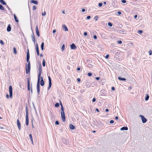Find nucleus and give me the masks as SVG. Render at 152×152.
Wrapping results in <instances>:
<instances>
[{"mask_svg": "<svg viewBox=\"0 0 152 152\" xmlns=\"http://www.w3.org/2000/svg\"><path fill=\"white\" fill-rule=\"evenodd\" d=\"M61 117L63 121L64 122L66 121V118H65V115L64 113V109L63 108V106L61 104Z\"/></svg>", "mask_w": 152, "mask_h": 152, "instance_id": "f257e3e1", "label": "nucleus"}, {"mask_svg": "<svg viewBox=\"0 0 152 152\" xmlns=\"http://www.w3.org/2000/svg\"><path fill=\"white\" fill-rule=\"evenodd\" d=\"M28 110L27 108L26 107V126H28Z\"/></svg>", "mask_w": 152, "mask_h": 152, "instance_id": "f03ea898", "label": "nucleus"}, {"mask_svg": "<svg viewBox=\"0 0 152 152\" xmlns=\"http://www.w3.org/2000/svg\"><path fill=\"white\" fill-rule=\"evenodd\" d=\"M30 62H29V63H28V65H26V74H28L30 70Z\"/></svg>", "mask_w": 152, "mask_h": 152, "instance_id": "7ed1b4c3", "label": "nucleus"}, {"mask_svg": "<svg viewBox=\"0 0 152 152\" xmlns=\"http://www.w3.org/2000/svg\"><path fill=\"white\" fill-rule=\"evenodd\" d=\"M139 117L141 118L143 123H145L147 122V120L144 116L140 115H139Z\"/></svg>", "mask_w": 152, "mask_h": 152, "instance_id": "20e7f679", "label": "nucleus"}, {"mask_svg": "<svg viewBox=\"0 0 152 152\" xmlns=\"http://www.w3.org/2000/svg\"><path fill=\"white\" fill-rule=\"evenodd\" d=\"M9 90L10 97L11 98L12 96V88L11 86H9Z\"/></svg>", "mask_w": 152, "mask_h": 152, "instance_id": "39448f33", "label": "nucleus"}, {"mask_svg": "<svg viewBox=\"0 0 152 152\" xmlns=\"http://www.w3.org/2000/svg\"><path fill=\"white\" fill-rule=\"evenodd\" d=\"M48 79H49V85H48V90H49L51 86L52 83H51V79L50 77L48 76Z\"/></svg>", "mask_w": 152, "mask_h": 152, "instance_id": "423d86ee", "label": "nucleus"}, {"mask_svg": "<svg viewBox=\"0 0 152 152\" xmlns=\"http://www.w3.org/2000/svg\"><path fill=\"white\" fill-rule=\"evenodd\" d=\"M30 58V56L29 54V50L28 49L27 52V57H26V60H27V61L28 63H29V62H30L29 61V59Z\"/></svg>", "mask_w": 152, "mask_h": 152, "instance_id": "0eeeda50", "label": "nucleus"}, {"mask_svg": "<svg viewBox=\"0 0 152 152\" xmlns=\"http://www.w3.org/2000/svg\"><path fill=\"white\" fill-rule=\"evenodd\" d=\"M17 125L18 127V128L19 130H20L21 129V124L19 121L18 119H17Z\"/></svg>", "mask_w": 152, "mask_h": 152, "instance_id": "6e6552de", "label": "nucleus"}, {"mask_svg": "<svg viewBox=\"0 0 152 152\" xmlns=\"http://www.w3.org/2000/svg\"><path fill=\"white\" fill-rule=\"evenodd\" d=\"M36 31L37 35L38 37H39V32L38 30V27L37 25L36 26Z\"/></svg>", "mask_w": 152, "mask_h": 152, "instance_id": "1a4fd4ad", "label": "nucleus"}, {"mask_svg": "<svg viewBox=\"0 0 152 152\" xmlns=\"http://www.w3.org/2000/svg\"><path fill=\"white\" fill-rule=\"evenodd\" d=\"M37 93H39V81H37Z\"/></svg>", "mask_w": 152, "mask_h": 152, "instance_id": "9d476101", "label": "nucleus"}, {"mask_svg": "<svg viewBox=\"0 0 152 152\" xmlns=\"http://www.w3.org/2000/svg\"><path fill=\"white\" fill-rule=\"evenodd\" d=\"M71 48L72 49H76L77 47L75 46V44L74 43H72L70 46Z\"/></svg>", "mask_w": 152, "mask_h": 152, "instance_id": "9b49d317", "label": "nucleus"}, {"mask_svg": "<svg viewBox=\"0 0 152 152\" xmlns=\"http://www.w3.org/2000/svg\"><path fill=\"white\" fill-rule=\"evenodd\" d=\"M62 26L63 27V30L65 31H68V30L67 26L65 25H63Z\"/></svg>", "mask_w": 152, "mask_h": 152, "instance_id": "f8f14e48", "label": "nucleus"}, {"mask_svg": "<svg viewBox=\"0 0 152 152\" xmlns=\"http://www.w3.org/2000/svg\"><path fill=\"white\" fill-rule=\"evenodd\" d=\"M41 80L40 81V85L42 86H43L44 85V82L43 80V78L42 77H41Z\"/></svg>", "mask_w": 152, "mask_h": 152, "instance_id": "ddd939ff", "label": "nucleus"}, {"mask_svg": "<svg viewBox=\"0 0 152 152\" xmlns=\"http://www.w3.org/2000/svg\"><path fill=\"white\" fill-rule=\"evenodd\" d=\"M7 30L8 32L11 31V27L10 25V24L8 25V27H7Z\"/></svg>", "mask_w": 152, "mask_h": 152, "instance_id": "4468645a", "label": "nucleus"}, {"mask_svg": "<svg viewBox=\"0 0 152 152\" xmlns=\"http://www.w3.org/2000/svg\"><path fill=\"white\" fill-rule=\"evenodd\" d=\"M128 129V128L127 127H122L120 129V130L122 131L123 130H127Z\"/></svg>", "mask_w": 152, "mask_h": 152, "instance_id": "2eb2a0df", "label": "nucleus"}, {"mask_svg": "<svg viewBox=\"0 0 152 152\" xmlns=\"http://www.w3.org/2000/svg\"><path fill=\"white\" fill-rule=\"evenodd\" d=\"M118 79L120 81H125L126 80V79L124 78H121L120 77H118Z\"/></svg>", "mask_w": 152, "mask_h": 152, "instance_id": "dca6fc26", "label": "nucleus"}, {"mask_svg": "<svg viewBox=\"0 0 152 152\" xmlns=\"http://www.w3.org/2000/svg\"><path fill=\"white\" fill-rule=\"evenodd\" d=\"M69 127L72 130L74 129L75 128V126L72 124H70Z\"/></svg>", "mask_w": 152, "mask_h": 152, "instance_id": "f3484780", "label": "nucleus"}, {"mask_svg": "<svg viewBox=\"0 0 152 152\" xmlns=\"http://www.w3.org/2000/svg\"><path fill=\"white\" fill-rule=\"evenodd\" d=\"M42 72H39V75H38V81H40V79L41 78L40 76Z\"/></svg>", "mask_w": 152, "mask_h": 152, "instance_id": "a211bd4d", "label": "nucleus"}, {"mask_svg": "<svg viewBox=\"0 0 152 152\" xmlns=\"http://www.w3.org/2000/svg\"><path fill=\"white\" fill-rule=\"evenodd\" d=\"M31 3H33L36 4H38V2L37 1L34 0H32L31 1Z\"/></svg>", "mask_w": 152, "mask_h": 152, "instance_id": "6ab92c4d", "label": "nucleus"}, {"mask_svg": "<svg viewBox=\"0 0 152 152\" xmlns=\"http://www.w3.org/2000/svg\"><path fill=\"white\" fill-rule=\"evenodd\" d=\"M39 72H42V66H41V64H40L39 66Z\"/></svg>", "mask_w": 152, "mask_h": 152, "instance_id": "aec40b11", "label": "nucleus"}, {"mask_svg": "<svg viewBox=\"0 0 152 152\" xmlns=\"http://www.w3.org/2000/svg\"><path fill=\"white\" fill-rule=\"evenodd\" d=\"M30 83L29 80H28V90L30 91Z\"/></svg>", "mask_w": 152, "mask_h": 152, "instance_id": "412c9836", "label": "nucleus"}, {"mask_svg": "<svg viewBox=\"0 0 152 152\" xmlns=\"http://www.w3.org/2000/svg\"><path fill=\"white\" fill-rule=\"evenodd\" d=\"M44 45V43L43 42L42 43L41 45L42 50H43L44 49V48H43Z\"/></svg>", "mask_w": 152, "mask_h": 152, "instance_id": "4be33fe9", "label": "nucleus"}, {"mask_svg": "<svg viewBox=\"0 0 152 152\" xmlns=\"http://www.w3.org/2000/svg\"><path fill=\"white\" fill-rule=\"evenodd\" d=\"M0 2L3 5L6 4V3L3 0H0Z\"/></svg>", "mask_w": 152, "mask_h": 152, "instance_id": "5701e85b", "label": "nucleus"}, {"mask_svg": "<svg viewBox=\"0 0 152 152\" xmlns=\"http://www.w3.org/2000/svg\"><path fill=\"white\" fill-rule=\"evenodd\" d=\"M13 52L15 54H16L17 53V52L16 50V48L15 47L13 48Z\"/></svg>", "mask_w": 152, "mask_h": 152, "instance_id": "b1692460", "label": "nucleus"}, {"mask_svg": "<svg viewBox=\"0 0 152 152\" xmlns=\"http://www.w3.org/2000/svg\"><path fill=\"white\" fill-rule=\"evenodd\" d=\"M14 18L15 19V20L17 22H18V20L17 19V17L16 16L15 14L14 15Z\"/></svg>", "mask_w": 152, "mask_h": 152, "instance_id": "393cba45", "label": "nucleus"}, {"mask_svg": "<svg viewBox=\"0 0 152 152\" xmlns=\"http://www.w3.org/2000/svg\"><path fill=\"white\" fill-rule=\"evenodd\" d=\"M149 98V96L148 94H147L146 96L145 99V101L148 100V99Z\"/></svg>", "mask_w": 152, "mask_h": 152, "instance_id": "a878e982", "label": "nucleus"}, {"mask_svg": "<svg viewBox=\"0 0 152 152\" xmlns=\"http://www.w3.org/2000/svg\"><path fill=\"white\" fill-rule=\"evenodd\" d=\"M42 65L44 67L45 66V59H43V61L42 62Z\"/></svg>", "mask_w": 152, "mask_h": 152, "instance_id": "bb28decb", "label": "nucleus"}, {"mask_svg": "<svg viewBox=\"0 0 152 152\" xmlns=\"http://www.w3.org/2000/svg\"><path fill=\"white\" fill-rule=\"evenodd\" d=\"M0 9L1 10H4V7H3V6L2 5H1V4H0Z\"/></svg>", "mask_w": 152, "mask_h": 152, "instance_id": "cd10ccee", "label": "nucleus"}, {"mask_svg": "<svg viewBox=\"0 0 152 152\" xmlns=\"http://www.w3.org/2000/svg\"><path fill=\"white\" fill-rule=\"evenodd\" d=\"M99 18V17L97 16H95L94 18L95 19L96 21H97Z\"/></svg>", "mask_w": 152, "mask_h": 152, "instance_id": "c85d7f7f", "label": "nucleus"}, {"mask_svg": "<svg viewBox=\"0 0 152 152\" xmlns=\"http://www.w3.org/2000/svg\"><path fill=\"white\" fill-rule=\"evenodd\" d=\"M59 104L58 103H57L55 104V106L56 107H58L59 106Z\"/></svg>", "mask_w": 152, "mask_h": 152, "instance_id": "c756f323", "label": "nucleus"}, {"mask_svg": "<svg viewBox=\"0 0 152 152\" xmlns=\"http://www.w3.org/2000/svg\"><path fill=\"white\" fill-rule=\"evenodd\" d=\"M0 43L2 45H4V43L2 40H0Z\"/></svg>", "mask_w": 152, "mask_h": 152, "instance_id": "7c9ffc66", "label": "nucleus"}, {"mask_svg": "<svg viewBox=\"0 0 152 152\" xmlns=\"http://www.w3.org/2000/svg\"><path fill=\"white\" fill-rule=\"evenodd\" d=\"M46 14V12L45 11H44L42 13V16H45Z\"/></svg>", "mask_w": 152, "mask_h": 152, "instance_id": "2f4dec72", "label": "nucleus"}, {"mask_svg": "<svg viewBox=\"0 0 152 152\" xmlns=\"http://www.w3.org/2000/svg\"><path fill=\"white\" fill-rule=\"evenodd\" d=\"M64 48H65L64 45V44H63L62 46V47H61V49L62 50H64Z\"/></svg>", "mask_w": 152, "mask_h": 152, "instance_id": "473e14b6", "label": "nucleus"}, {"mask_svg": "<svg viewBox=\"0 0 152 152\" xmlns=\"http://www.w3.org/2000/svg\"><path fill=\"white\" fill-rule=\"evenodd\" d=\"M29 137L30 138L31 140H33L32 137V135H31V134H30L29 135Z\"/></svg>", "mask_w": 152, "mask_h": 152, "instance_id": "72a5a7b5", "label": "nucleus"}, {"mask_svg": "<svg viewBox=\"0 0 152 152\" xmlns=\"http://www.w3.org/2000/svg\"><path fill=\"white\" fill-rule=\"evenodd\" d=\"M152 54V51L151 50H149V54L150 55H151Z\"/></svg>", "mask_w": 152, "mask_h": 152, "instance_id": "f704fd0d", "label": "nucleus"}, {"mask_svg": "<svg viewBox=\"0 0 152 152\" xmlns=\"http://www.w3.org/2000/svg\"><path fill=\"white\" fill-rule=\"evenodd\" d=\"M108 26L111 27L112 26V24L110 23H108Z\"/></svg>", "mask_w": 152, "mask_h": 152, "instance_id": "c9c22d12", "label": "nucleus"}, {"mask_svg": "<svg viewBox=\"0 0 152 152\" xmlns=\"http://www.w3.org/2000/svg\"><path fill=\"white\" fill-rule=\"evenodd\" d=\"M36 9V7L34 5L33 6V10H35V9Z\"/></svg>", "mask_w": 152, "mask_h": 152, "instance_id": "e433bc0d", "label": "nucleus"}, {"mask_svg": "<svg viewBox=\"0 0 152 152\" xmlns=\"http://www.w3.org/2000/svg\"><path fill=\"white\" fill-rule=\"evenodd\" d=\"M36 51H37V55L38 56H39V50H36Z\"/></svg>", "mask_w": 152, "mask_h": 152, "instance_id": "4c0bfd02", "label": "nucleus"}, {"mask_svg": "<svg viewBox=\"0 0 152 152\" xmlns=\"http://www.w3.org/2000/svg\"><path fill=\"white\" fill-rule=\"evenodd\" d=\"M102 5V4L101 3H99L98 4L99 6V7H101Z\"/></svg>", "mask_w": 152, "mask_h": 152, "instance_id": "58836bf2", "label": "nucleus"}, {"mask_svg": "<svg viewBox=\"0 0 152 152\" xmlns=\"http://www.w3.org/2000/svg\"><path fill=\"white\" fill-rule=\"evenodd\" d=\"M117 42L119 44H121L122 43V42L121 41L118 40L117 41Z\"/></svg>", "mask_w": 152, "mask_h": 152, "instance_id": "ea45409f", "label": "nucleus"}, {"mask_svg": "<svg viewBox=\"0 0 152 152\" xmlns=\"http://www.w3.org/2000/svg\"><path fill=\"white\" fill-rule=\"evenodd\" d=\"M55 124L56 125H58L59 124V122L58 121H56L55 122Z\"/></svg>", "mask_w": 152, "mask_h": 152, "instance_id": "a19ab883", "label": "nucleus"}, {"mask_svg": "<svg viewBox=\"0 0 152 152\" xmlns=\"http://www.w3.org/2000/svg\"><path fill=\"white\" fill-rule=\"evenodd\" d=\"M88 76H91L92 75V74L91 73H88Z\"/></svg>", "mask_w": 152, "mask_h": 152, "instance_id": "79ce46f5", "label": "nucleus"}, {"mask_svg": "<svg viewBox=\"0 0 152 152\" xmlns=\"http://www.w3.org/2000/svg\"><path fill=\"white\" fill-rule=\"evenodd\" d=\"M142 31L141 30H139L138 31V33L139 34H141L142 33Z\"/></svg>", "mask_w": 152, "mask_h": 152, "instance_id": "37998d69", "label": "nucleus"}, {"mask_svg": "<svg viewBox=\"0 0 152 152\" xmlns=\"http://www.w3.org/2000/svg\"><path fill=\"white\" fill-rule=\"evenodd\" d=\"M121 2L124 3H126V1L125 0H122L121 1Z\"/></svg>", "mask_w": 152, "mask_h": 152, "instance_id": "c03bdc74", "label": "nucleus"}, {"mask_svg": "<svg viewBox=\"0 0 152 152\" xmlns=\"http://www.w3.org/2000/svg\"><path fill=\"white\" fill-rule=\"evenodd\" d=\"M114 121L113 120H111L110 121V122L111 124H113L114 123Z\"/></svg>", "mask_w": 152, "mask_h": 152, "instance_id": "a18cd8bd", "label": "nucleus"}, {"mask_svg": "<svg viewBox=\"0 0 152 152\" xmlns=\"http://www.w3.org/2000/svg\"><path fill=\"white\" fill-rule=\"evenodd\" d=\"M67 82H69V83L70 82V79H69V78L67 80Z\"/></svg>", "mask_w": 152, "mask_h": 152, "instance_id": "49530a36", "label": "nucleus"}, {"mask_svg": "<svg viewBox=\"0 0 152 152\" xmlns=\"http://www.w3.org/2000/svg\"><path fill=\"white\" fill-rule=\"evenodd\" d=\"M109 57V55H107L106 56L105 58H108Z\"/></svg>", "mask_w": 152, "mask_h": 152, "instance_id": "de8ad7c7", "label": "nucleus"}, {"mask_svg": "<svg viewBox=\"0 0 152 152\" xmlns=\"http://www.w3.org/2000/svg\"><path fill=\"white\" fill-rule=\"evenodd\" d=\"M96 99L95 98H93V99H92V102H95V101H96Z\"/></svg>", "mask_w": 152, "mask_h": 152, "instance_id": "09e8293b", "label": "nucleus"}, {"mask_svg": "<svg viewBox=\"0 0 152 152\" xmlns=\"http://www.w3.org/2000/svg\"><path fill=\"white\" fill-rule=\"evenodd\" d=\"M91 16H88L87 17V19H89L91 18Z\"/></svg>", "mask_w": 152, "mask_h": 152, "instance_id": "8fccbe9b", "label": "nucleus"}, {"mask_svg": "<svg viewBox=\"0 0 152 152\" xmlns=\"http://www.w3.org/2000/svg\"><path fill=\"white\" fill-rule=\"evenodd\" d=\"M56 29H54L53 31V33H55L56 32Z\"/></svg>", "mask_w": 152, "mask_h": 152, "instance_id": "3c124183", "label": "nucleus"}, {"mask_svg": "<svg viewBox=\"0 0 152 152\" xmlns=\"http://www.w3.org/2000/svg\"><path fill=\"white\" fill-rule=\"evenodd\" d=\"M32 127L33 128H34V125H33V120H32Z\"/></svg>", "mask_w": 152, "mask_h": 152, "instance_id": "603ef678", "label": "nucleus"}, {"mask_svg": "<svg viewBox=\"0 0 152 152\" xmlns=\"http://www.w3.org/2000/svg\"><path fill=\"white\" fill-rule=\"evenodd\" d=\"M87 34V33L85 32H84V36H86Z\"/></svg>", "mask_w": 152, "mask_h": 152, "instance_id": "864d4df0", "label": "nucleus"}, {"mask_svg": "<svg viewBox=\"0 0 152 152\" xmlns=\"http://www.w3.org/2000/svg\"><path fill=\"white\" fill-rule=\"evenodd\" d=\"M112 90L113 91H114L115 90V88L114 87H112L111 88Z\"/></svg>", "mask_w": 152, "mask_h": 152, "instance_id": "5fc2aeb1", "label": "nucleus"}, {"mask_svg": "<svg viewBox=\"0 0 152 152\" xmlns=\"http://www.w3.org/2000/svg\"><path fill=\"white\" fill-rule=\"evenodd\" d=\"M117 13L119 15H120L121 14V12H117Z\"/></svg>", "mask_w": 152, "mask_h": 152, "instance_id": "6e6d98bb", "label": "nucleus"}, {"mask_svg": "<svg viewBox=\"0 0 152 152\" xmlns=\"http://www.w3.org/2000/svg\"><path fill=\"white\" fill-rule=\"evenodd\" d=\"M77 81H78V82H80V78H77Z\"/></svg>", "mask_w": 152, "mask_h": 152, "instance_id": "4d7b16f0", "label": "nucleus"}, {"mask_svg": "<svg viewBox=\"0 0 152 152\" xmlns=\"http://www.w3.org/2000/svg\"><path fill=\"white\" fill-rule=\"evenodd\" d=\"M100 78L99 77H96V80H99V79Z\"/></svg>", "mask_w": 152, "mask_h": 152, "instance_id": "13d9d810", "label": "nucleus"}, {"mask_svg": "<svg viewBox=\"0 0 152 152\" xmlns=\"http://www.w3.org/2000/svg\"><path fill=\"white\" fill-rule=\"evenodd\" d=\"M39 50L38 45H37L36 47V50Z\"/></svg>", "mask_w": 152, "mask_h": 152, "instance_id": "bf43d9fd", "label": "nucleus"}, {"mask_svg": "<svg viewBox=\"0 0 152 152\" xmlns=\"http://www.w3.org/2000/svg\"><path fill=\"white\" fill-rule=\"evenodd\" d=\"M6 97H7V98H9V95H8V94H7L6 95Z\"/></svg>", "mask_w": 152, "mask_h": 152, "instance_id": "052dcab7", "label": "nucleus"}, {"mask_svg": "<svg viewBox=\"0 0 152 152\" xmlns=\"http://www.w3.org/2000/svg\"><path fill=\"white\" fill-rule=\"evenodd\" d=\"M77 70L79 71L80 70V69L79 67H78L77 69Z\"/></svg>", "mask_w": 152, "mask_h": 152, "instance_id": "680f3d73", "label": "nucleus"}, {"mask_svg": "<svg viewBox=\"0 0 152 152\" xmlns=\"http://www.w3.org/2000/svg\"><path fill=\"white\" fill-rule=\"evenodd\" d=\"M85 10L84 9H83L82 10V11L83 12H85Z\"/></svg>", "mask_w": 152, "mask_h": 152, "instance_id": "e2e57ef3", "label": "nucleus"}, {"mask_svg": "<svg viewBox=\"0 0 152 152\" xmlns=\"http://www.w3.org/2000/svg\"><path fill=\"white\" fill-rule=\"evenodd\" d=\"M31 143H32V144H33V145H34V143H33V140H31Z\"/></svg>", "mask_w": 152, "mask_h": 152, "instance_id": "0e129e2a", "label": "nucleus"}, {"mask_svg": "<svg viewBox=\"0 0 152 152\" xmlns=\"http://www.w3.org/2000/svg\"><path fill=\"white\" fill-rule=\"evenodd\" d=\"M93 38H97L96 36L95 35H94Z\"/></svg>", "mask_w": 152, "mask_h": 152, "instance_id": "69168bd1", "label": "nucleus"}, {"mask_svg": "<svg viewBox=\"0 0 152 152\" xmlns=\"http://www.w3.org/2000/svg\"><path fill=\"white\" fill-rule=\"evenodd\" d=\"M96 110L97 112H99V110H98V109H97V108H96Z\"/></svg>", "mask_w": 152, "mask_h": 152, "instance_id": "338daca9", "label": "nucleus"}, {"mask_svg": "<svg viewBox=\"0 0 152 152\" xmlns=\"http://www.w3.org/2000/svg\"><path fill=\"white\" fill-rule=\"evenodd\" d=\"M137 15H134V18H137Z\"/></svg>", "mask_w": 152, "mask_h": 152, "instance_id": "774afa93", "label": "nucleus"}]
</instances>
